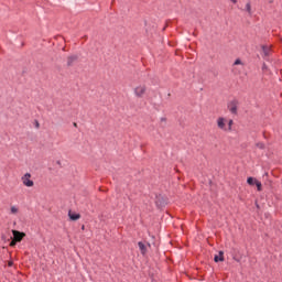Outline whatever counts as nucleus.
<instances>
[{
    "label": "nucleus",
    "instance_id": "f257e3e1",
    "mask_svg": "<svg viewBox=\"0 0 282 282\" xmlns=\"http://www.w3.org/2000/svg\"><path fill=\"white\" fill-rule=\"evenodd\" d=\"M227 123H228V119L225 117H219L216 120L217 128L225 132H228Z\"/></svg>",
    "mask_w": 282,
    "mask_h": 282
},
{
    "label": "nucleus",
    "instance_id": "f03ea898",
    "mask_svg": "<svg viewBox=\"0 0 282 282\" xmlns=\"http://www.w3.org/2000/svg\"><path fill=\"white\" fill-rule=\"evenodd\" d=\"M133 93H134L135 97L142 98L147 93V86L139 85V86L134 87Z\"/></svg>",
    "mask_w": 282,
    "mask_h": 282
},
{
    "label": "nucleus",
    "instance_id": "7ed1b4c3",
    "mask_svg": "<svg viewBox=\"0 0 282 282\" xmlns=\"http://www.w3.org/2000/svg\"><path fill=\"white\" fill-rule=\"evenodd\" d=\"M247 184H249V186H257L258 191H262V183L256 177H248Z\"/></svg>",
    "mask_w": 282,
    "mask_h": 282
},
{
    "label": "nucleus",
    "instance_id": "20e7f679",
    "mask_svg": "<svg viewBox=\"0 0 282 282\" xmlns=\"http://www.w3.org/2000/svg\"><path fill=\"white\" fill-rule=\"evenodd\" d=\"M12 234H13V239H15V241L18 242H21L25 238V234L19 230H12Z\"/></svg>",
    "mask_w": 282,
    "mask_h": 282
},
{
    "label": "nucleus",
    "instance_id": "39448f33",
    "mask_svg": "<svg viewBox=\"0 0 282 282\" xmlns=\"http://www.w3.org/2000/svg\"><path fill=\"white\" fill-rule=\"evenodd\" d=\"M228 109L231 113L238 112V102L237 101H230L228 105Z\"/></svg>",
    "mask_w": 282,
    "mask_h": 282
},
{
    "label": "nucleus",
    "instance_id": "423d86ee",
    "mask_svg": "<svg viewBox=\"0 0 282 282\" xmlns=\"http://www.w3.org/2000/svg\"><path fill=\"white\" fill-rule=\"evenodd\" d=\"M214 261H215V263L224 262L225 261V252L219 251V253L214 257Z\"/></svg>",
    "mask_w": 282,
    "mask_h": 282
},
{
    "label": "nucleus",
    "instance_id": "0eeeda50",
    "mask_svg": "<svg viewBox=\"0 0 282 282\" xmlns=\"http://www.w3.org/2000/svg\"><path fill=\"white\" fill-rule=\"evenodd\" d=\"M19 213H20V208L17 205L11 206V208L9 209V215L11 216H18Z\"/></svg>",
    "mask_w": 282,
    "mask_h": 282
},
{
    "label": "nucleus",
    "instance_id": "6e6552de",
    "mask_svg": "<svg viewBox=\"0 0 282 282\" xmlns=\"http://www.w3.org/2000/svg\"><path fill=\"white\" fill-rule=\"evenodd\" d=\"M22 184L28 187L34 186V182L30 177H22Z\"/></svg>",
    "mask_w": 282,
    "mask_h": 282
},
{
    "label": "nucleus",
    "instance_id": "1a4fd4ad",
    "mask_svg": "<svg viewBox=\"0 0 282 282\" xmlns=\"http://www.w3.org/2000/svg\"><path fill=\"white\" fill-rule=\"evenodd\" d=\"M68 218L72 220V221H77L80 219V214H76V213H73V212H68Z\"/></svg>",
    "mask_w": 282,
    "mask_h": 282
},
{
    "label": "nucleus",
    "instance_id": "9d476101",
    "mask_svg": "<svg viewBox=\"0 0 282 282\" xmlns=\"http://www.w3.org/2000/svg\"><path fill=\"white\" fill-rule=\"evenodd\" d=\"M138 247H139L141 254L145 256L147 251H148L147 246L142 241H140V242H138Z\"/></svg>",
    "mask_w": 282,
    "mask_h": 282
},
{
    "label": "nucleus",
    "instance_id": "9b49d317",
    "mask_svg": "<svg viewBox=\"0 0 282 282\" xmlns=\"http://www.w3.org/2000/svg\"><path fill=\"white\" fill-rule=\"evenodd\" d=\"M263 56H270L271 48L268 46H262Z\"/></svg>",
    "mask_w": 282,
    "mask_h": 282
},
{
    "label": "nucleus",
    "instance_id": "f8f14e48",
    "mask_svg": "<svg viewBox=\"0 0 282 282\" xmlns=\"http://www.w3.org/2000/svg\"><path fill=\"white\" fill-rule=\"evenodd\" d=\"M234 120H227V132L232 131Z\"/></svg>",
    "mask_w": 282,
    "mask_h": 282
},
{
    "label": "nucleus",
    "instance_id": "ddd939ff",
    "mask_svg": "<svg viewBox=\"0 0 282 282\" xmlns=\"http://www.w3.org/2000/svg\"><path fill=\"white\" fill-rule=\"evenodd\" d=\"M246 11L248 12V14L249 15H251L252 14V7H251V3L250 2H248V3H246Z\"/></svg>",
    "mask_w": 282,
    "mask_h": 282
},
{
    "label": "nucleus",
    "instance_id": "4468645a",
    "mask_svg": "<svg viewBox=\"0 0 282 282\" xmlns=\"http://www.w3.org/2000/svg\"><path fill=\"white\" fill-rule=\"evenodd\" d=\"M257 148L258 149H265V145H264V143H257Z\"/></svg>",
    "mask_w": 282,
    "mask_h": 282
},
{
    "label": "nucleus",
    "instance_id": "2eb2a0df",
    "mask_svg": "<svg viewBox=\"0 0 282 282\" xmlns=\"http://www.w3.org/2000/svg\"><path fill=\"white\" fill-rule=\"evenodd\" d=\"M18 243V241H15V239L13 238V240H11V245H9L10 247H15V245Z\"/></svg>",
    "mask_w": 282,
    "mask_h": 282
},
{
    "label": "nucleus",
    "instance_id": "dca6fc26",
    "mask_svg": "<svg viewBox=\"0 0 282 282\" xmlns=\"http://www.w3.org/2000/svg\"><path fill=\"white\" fill-rule=\"evenodd\" d=\"M234 64L235 65H240V64H242V62H241V59H236Z\"/></svg>",
    "mask_w": 282,
    "mask_h": 282
},
{
    "label": "nucleus",
    "instance_id": "f3484780",
    "mask_svg": "<svg viewBox=\"0 0 282 282\" xmlns=\"http://www.w3.org/2000/svg\"><path fill=\"white\" fill-rule=\"evenodd\" d=\"M24 177H31L30 173L24 174Z\"/></svg>",
    "mask_w": 282,
    "mask_h": 282
},
{
    "label": "nucleus",
    "instance_id": "a211bd4d",
    "mask_svg": "<svg viewBox=\"0 0 282 282\" xmlns=\"http://www.w3.org/2000/svg\"><path fill=\"white\" fill-rule=\"evenodd\" d=\"M13 265V262L12 261H9V267H12Z\"/></svg>",
    "mask_w": 282,
    "mask_h": 282
},
{
    "label": "nucleus",
    "instance_id": "6ab92c4d",
    "mask_svg": "<svg viewBox=\"0 0 282 282\" xmlns=\"http://www.w3.org/2000/svg\"><path fill=\"white\" fill-rule=\"evenodd\" d=\"M232 3H237L238 2V0H230Z\"/></svg>",
    "mask_w": 282,
    "mask_h": 282
},
{
    "label": "nucleus",
    "instance_id": "aec40b11",
    "mask_svg": "<svg viewBox=\"0 0 282 282\" xmlns=\"http://www.w3.org/2000/svg\"><path fill=\"white\" fill-rule=\"evenodd\" d=\"M162 121H165L166 119L165 118H161Z\"/></svg>",
    "mask_w": 282,
    "mask_h": 282
}]
</instances>
